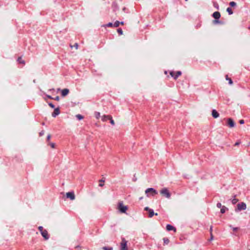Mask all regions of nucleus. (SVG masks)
<instances>
[{"mask_svg":"<svg viewBox=\"0 0 250 250\" xmlns=\"http://www.w3.org/2000/svg\"><path fill=\"white\" fill-rule=\"evenodd\" d=\"M117 209L121 213H126V210L128 209L127 206L125 205L123 202L118 203L117 205Z\"/></svg>","mask_w":250,"mask_h":250,"instance_id":"1","label":"nucleus"},{"mask_svg":"<svg viewBox=\"0 0 250 250\" xmlns=\"http://www.w3.org/2000/svg\"><path fill=\"white\" fill-rule=\"evenodd\" d=\"M145 193L147 197L153 196L158 194L157 191L153 188H147L145 191Z\"/></svg>","mask_w":250,"mask_h":250,"instance_id":"2","label":"nucleus"},{"mask_svg":"<svg viewBox=\"0 0 250 250\" xmlns=\"http://www.w3.org/2000/svg\"><path fill=\"white\" fill-rule=\"evenodd\" d=\"M160 193L167 198H169L171 196L170 193L167 188H162L160 191Z\"/></svg>","mask_w":250,"mask_h":250,"instance_id":"3","label":"nucleus"},{"mask_svg":"<svg viewBox=\"0 0 250 250\" xmlns=\"http://www.w3.org/2000/svg\"><path fill=\"white\" fill-rule=\"evenodd\" d=\"M127 243V241L125 238L122 239V241L120 243L121 250H128Z\"/></svg>","mask_w":250,"mask_h":250,"instance_id":"4","label":"nucleus"},{"mask_svg":"<svg viewBox=\"0 0 250 250\" xmlns=\"http://www.w3.org/2000/svg\"><path fill=\"white\" fill-rule=\"evenodd\" d=\"M181 72L180 71L177 72L171 71L170 72V75L174 78V79H176L179 76L181 75Z\"/></svg>","mask_w":250,"mask_h":250,"instance_id":"5","label":"nucleus"},{"mask_svg":"<svg viewBox=\"0 0 250 250\" xmlns=\"http://www.w3.org/2000/svg\"><path fill=\"white\" fill-rule=\"evenodd\" d=\"M237 209L239 210H245L246 209V204L244 203H241L237 205Z\"/></svg>","mask_w":250,"mask_h":250,"instance_id":"6","label":"nucleus"},{"mask_svg":"<svg viewBox=\"0 0 250 250\" xmlns=\"http://www.w3.org/2000/svg\"><path fill=\"white\" fill-rule=\"evenodd\" d=\"M66 196L67 198H70L72 200H74L75 198V194L73 192H67Z\"/></svg>","mask_w":250,"mask_h":250,"instance_id":"7","label":"nucleus"},{"mask_svg":"<svg viewBox=\"0 0 250 250\" xmlns=\"http://www.w3.org/2000/svg\"><path fill=\"white\" fill-rule=\"evenodd\" d=\"M211 115L214 118H217L219 117V113L215 109L212 110Z\"/></svg>","mask_w":250,"mask_h":250,"instance_id":"8","label":"nucleus"},{"mask_svg":"<svg viewBox=\"0 0 250 250\" xmlns=\"http://www.w3.org/2000/svg\"><path fill=\"white\" fill-rule=\"evenodd\" d=\"M228 124L230 127H233L235 125L233 121L231 118H229L228 119Z\"/></svg>","mask_w":250,"mask_h":250,"instance_id":"9","label":"nucleus"},{"mask_svg":"<svg viewBox=\"0 0 250 250\" xmlns=\"http://www.w3.org/2000/svg\"><path fill=\"white\" fill-rule=\"evenodd\" d=\"M101 118L103 122H105L108 119H111V116L110 115H104L102 116Z\"/></svg>","mask_w":250,"mask_h":250,"instance_id":"10","label":"nucleus"},{"mask_svg":"<svg viewBox=\"0 0 250 250\" xmlns=\"http://www.w3.org/2000/svg\"><path fill=\"white\" fill-rule=\"evenodd\" d=\"M41 234L45 240H47L48 239L49 237L47 230H44V231H42Z\"/></svg>","mask_w":250,"mask_h":250,"instance_id":"11","label":"nucleus"},{"mask_svg":"<svg viewBox=\"0 0 250 250\" xmlns=\"http://www.w3.org/2000/svg\"><path fill=\"white\" fill-rule=\"evenodd\" d=\"M213 17L214 19L218 20L220 18V14L219 12H215L213 14Z\"/></svg>","mask_w":250,"mask_h":250,"instance_id":"12","label":"nucleus"},{"mask_svg":"<svg viewBox=\"0 0 250 250\" xmlns=\"http://www.w3.org/2000/svg\"><path fill=\"white\" fill-rule=\"evenodd\" d=\"M69 93V90L68 89H63L62 90V96H66Z\"/></svg>","mask_w":250,"mask_h":250,"instance_id":"13","label":"nucleus"},{"mask_svg":"<svg viewBox=\"0 0 250 250\" xmlns=\"http://www.w3.org/2000/svg\"><path fill=\"white\" fill-rule=\"evenodd\" d=\"M60 114V111L59 108L55 109L53 113L52 114V116L54 117H55L57 115H58Z\"/></svg>","mask_w":250,"mask_h":250,"instance_id":"14","label":"nucleus"},{"mask_svg":"<svg viewBox=\"0 0 250 250\" xmlns=\"http://www.w3.org/2000/svg\"><path fill=\"white\" fill-rule=\"evenodd\" d=\"M166 228H167V229L168 231H170V230H173L174 231H176V229L174 228L172 226H171L170 225H167Z\"/></svg>","mask_w":250,"mask_h":250,"instance_id":"15","label":"nucleus"},{"mask_svg":"<svg viewBox=\"0 0 250 250\" xmlns=\"http://www.w3.org/2000/svg\"><path fill=\"white\" fill-rule=\"evenodd\" d=\"M154 215V213L152 209L151 210H149V217H152L153 215ZM155 215H157L158 214L157 213H156L155 214Z\"/></svg>","mask_w":250,"mask_h":250,"instance_id":"16","label":"nucleus"},{"mask_svg":"<svg viewBox=\"0 0 250 250\" xmlns=\"http://www.w3.org/2000/svg\"><path fill=\"white\" fill-rule=\"evenodd\" d=\"M94 116L97 119H99L101 117V113L99 112H96L94 113Z\"/></svg>","mask_w":250,"mask_h":250,"instance_id":"17","label":"nucleus"},{"mask_svg":"<svg viewBox=\"0 0 250 250\" xmlns=\"http://www.w3.org/2000/svg\"><path fill=\"white\" fill-rule=\"evenodd\" d=\"M226 80L228 81V82L230 84H232V81L231 79L230 78H229L228 75L226 76Z\"/></svg>","mask_w":250,"mask_h":250,"instance_id":"18","label":"nucleus"},{"mask_svg":"<svg viewBox=\"0 0 250 250\" xmlns=\"http://www.w3.org/2000/svg\"><path fill=\"white\" fill-rule=\"evenodd\" d=\"M164 243L165 245H167L168 244L169 241V239L167 238H163Z\"/></svg>","mask_w":250,"mask_h":250,"instance_id":"19","label":"nucleus"},{"mask_svg":"<svg viewBox=\"0 0 250 250\" xmlns=\"http://www.w3.org/2000/svg\"><path fill=\"white\" fill-rule=\"evenodd\" d=\"M227 12L229 13V15H231L233 13L232 9L230 8H229V7H228L227 8Z\"/></svg>","mask_w":250,"mask_h":250,"instance_id":"20","label":"nucleus"},{"mask_svg":"<svg viewBox=\"0 0 250 250\" xmlns=\"http://www.w3.org/2000/svg\"><path fill=\"white\" fill-rule=\"evenodd\" d=\"M104 181L101 180L99 181V186L100 187H103L104 185Z\"/></svg>","mask_w":250,"mask_h":250,"instance_id":"21","label":"nucleus"},{"mask_svg":"<svg viewBox=\"0 0 250 250\" xmlns=\"http://www.w3.org/2000/svg\"><path fill=\"white\" fill-rule=\"evenodd\" d=\"M18 62L20 63L25 64L24 61L21 59V58H19L18 60Z\"/></svg>","mask_w":250,"mask_h":250,"instance_id":"22","label":"nucleus"},{"mask_svg":"<svg viewBox=\"0 0 250 250\" xmlns=\"http://www.w3.org/2000/svg\"><path fill=\"white\" fill-rule=\"evenodd\" d=\"M119 24H120V22L119 21H116L114 25H113V26L114 27H118L119 26Z\"/></svg>","mask_w":250,"mask_h":250,"instance_id":"23","label":"nucleus"},{"mask_svg":"<svg viewBox=\"0 0 250 250\" xmlns=\"http://www.w3.org/2000/svg\"><path fill=\"white\" fill-rule=\"evenodd\" d=\"M113 25L114 24H113L112 23L109 22L108 24H107L106 25H104V27H112V26H113Z\"/></svg>","mask_w":250,"mask_h":250,"instance_id":"24","label":"nucleus"},{"mask_svg":"<svg viewBox=\"0 0 250 250\" xmlns=\"http://www.w3.org/2000/svg\"><path fill=\"white\" fill-rule=\"evenodd\" d=\"M76 117L80 120L83 119V116L80 114L77 115Z\"/></svg>","mask_w":250,"mask_h":250,"instance_id":"25","label":"nucleus"},{"mask_svg":"<svg viewBox=\"0 0 250 250\" xmlns=\"http://www.w3.org/2000/svg\"><path fill=\"white\" fill-rule=\"evenodd\" d=\"M117 32L120 35H123V30L121 28H119L117 30Z\"/></svg>","mask_w":250,"mask_h":250,"instance_id":"26","label":"nucleus"},{"mask_svg":"<svg viewBox=\"0 0 250 250\" xmlns=\"http://www.w3.org/2000/svg\"><path fill=\"white\" fill-rule=\"evenodd\" d=\"M225 211H226V208L224 206H223L221 209V212L222 213H224L225 212Z\"/></svg>","mask_w":250,"mask_h":250,"instance_id":"27","label":"nucleus"},{"mask_svg":"<svg viewBox=\"0 0 250 250\" xmlns=\"http://www.w3.org/2000/svg\"><path fill=\"white\" fill-rule=\"evenodd\" d=\"M110 120V123L112 125H115V122L114 120L112 119V117H111V119H109Z\"/></svg>","mask_w":250,"mask_h":250,"instance_id":"28","label":"nucleus"},{"mask_svg":"<svg viewBox=\"0 0 250 250\" xmlns=\"http://www.w3.org/2000/svg\"><path fill=\"white\" fill-rule=\"evenodd\" d=\"M229 4L231 6H234L236 5V3L234 1L230 2Z\"/></svg>","mask_w":250,"mask_h":250,"instance_id":"29","label":"nucleus"},{"mask_svg":"<svg viewBox=\"0 0 250 250\" xmlns=\"http://www.w3.org/2000/svg\"><path fill=\"white\" fill-rule=\"evenodd\" d=\"M237 202H238V200H237V199H233V200H232V204H236Z\"/></svg>","mask_w":250,"mask_h":250,"instance_id":"30","label":"nucleus"},{"mask_svg":"<svg viewBox=\"0 0 250 250\" xmlns=\"http://www.w3.org/2000/svg\"><path fill=\"white\" fill-rule=\"evenodd\" d=\"M39 229L40 230L41 233L44 231V230L43 229V227L42 226L39 227Z\"/></svg>","mask_w":250,"mask_h":250,"instance_id":"31","label":"nucleus"},{"mask_svg":"<svg viewBox=\"0 0 250 250\" xmlns=\"http://www.w3.org/2000/svg\"><path fill=\"white\" fill-rule=\"evenodd\" d=\"M50 145L53 148H54L55 147V144L54 143H50Z\"/></svg>","mask_w":250,"mask_h":250,"instance_id":"32","label":"nucleus"},{"mask_svg":"<svg viewBox=\"0 0 250 250\" xmlns=\"http://www.w3.org/2000/svg\"><path fill=\"white\" fill-rule=\"evenodd\" d=\"M103 249L104 250H112V248H107L106 247H104Z\"/></svg>","mask_w":250,"mask_h":250,"instance_id":"33","label":"nucleus"},{"mask_svg":"<svg viewBox=\"0 0 250 250\" xmlns=\"http://www.w3.org/2000/svg\"><path fill=\"white\" fill-rule=\"evenodd\" d=\"M217 207L218 208H221V207H222V205H221V203H217Z\"/></svg>","mask_w":250,"mask_h":250,"instance_id":"34","label":"nucleus"},{"mask_svg":"<svg viewBox=\"0 0 250 250\" xmlns=\"http://www.w3.org/2000/svg\"><path fill=\"white\" fill-rule=\"evenodd\" d=\"M145 210H146V211H148V212H149V210H151V209H150L148 207H146L145 208Z\"/></svg>","mask_w":250,"mask_h":250,"instance_id":"35","label":"nucleus"},{"mask_svg":"<svg viewBox=\"0 0 250 250\" xmlns=\"http://www.w3.org/2000/svg\"><path fill=\"white\" fill-rule=\"evenodd\" d=\"M49 105L51 107L54 108V105L52 103H49Z\"/></svg>","mask_w":250,"mask_h":250,"instance_id":"36","label":"nucleus"},{"mask_svg":"<svg viewBox=\"0 0 250 250\" xmlns=\"http://www.w3.org/2000/svg\"><path fill=\"white\" fill-rule=\"evenodd\" d=\"M240 124H243L244 123V121L243 120H241L239 121Z\"/></svg>","mask_w":250,"mask_h":250,"instance_id":"37","label":"nucleus"},{"mask_svg":"<svg viewBox=\"0 0 250 250\" xmlns=\"http://www.w3.org/2000/svg\"><path fill=\"white\" fill-rule=\"evenodd\" d=\"M55 100H56V101H59L60 100V98L59 96H57L55 98Z\"/></svg>","mask_w":250,"mask_h":250,"instance_id":"38","label":"nucleus"},{"mask_svg":"<svg viewBox=\"0 0 250 250\" xmlns=\"http://www.w3.org/2000/svg\"><path fill=\"white\" fill-rule=\"evenodd\" d=\"M75 47L76 49H78V44L77 43H75Z\"/></svg>","mask_w":250,"mask_h":250,"instance_id":"39","label":"nucleus"},{"mask_svg":"<svg viewBox=\"0 0 250 250\" xmlns=\"http://www.w3.org/2000/svg\"><path fill=\"white\" fill-rule=\"evenodd\" d=\"M233 229V230L236 231V230H237L238 229V228H234Z\"/></svg>","mask_w":250,"mask_h":250,"instance_id":"40","label":"nucleus"},{"mask_svg":"<svg viewBox=\"0 0 250 250\" xmlns=\"http://www.w3.org/2000/svg\"><path fill=\"white\" fill-rule=\"evenodd\" d=\"M50 139V135H48V136H47V139H48V140H49Z\"/></svg>","mask_w":250,"mask_h":250,"instance_id":"41","label":"nucleus"},{"mask_svg":"<svg viewBox=\"0 0 250 250\" xmlns=\"http://www.w3.org/2000/svg\"><path fill=\"white\" fill-rule=\"evenodd\" d=\"M210 239H211V240H212V239H213V236H212V234H211Z\"/></svg>","mask_w":250,"mask_h":250,"instance_id":"42","label":"nucleus"},{"mask_svg":"<svg viewBox=\"0 0 250 250\" xmlns=\"http://www.w3.org/2000/svg\"><path fill=\"white\" fill-rule=\"evenodd\" d=\"M120 24H121L122 25H123L124 24V22H120Z\"/></svg>","mask_w":250,"mask_h":250,"instance_id":"43","label":"nucleus"},{"mask_svg":"<svg viewBox=\"0 0 250 250\" xmlns=\"http://www.w3.org/2000/svg\"><path fill=\"white\" fill-rule=\"evenodd\" d=\"M215 23H219V21H215Z\"/></svg>","mask_w":250,"mask_h":250,"instance_id":"44","label":"nucleus"},{"mask_svg":"<svg viewBox=\"0 0 250 250\" xmlns=\"http://www.w3.org/2000/svg\"><path fill=\"white\" fill-rule=\"evenodd\" d=\"M48 97L49 98H50V99H52V98L51 96H48Z\"/></svg>","mask_w":250,"mask_h":250,"instance_id":"45","label":"nucleus"},{"mask_svg":"<svg viewBox=\"0 0 250 250\" xmlns=\"http://www.w3.org/2000/svg\"><path fill=\"white\" fill-rule=\"evenodd\" d=\"M186 1H187L188 0H185Z\"/></svg>","mask_w":250,"mask_h":250,"instance_id":"46","label":"nucleus"}]
</instances>
